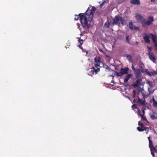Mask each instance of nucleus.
<instances>
[{"mask_svg": "<svg viewBox=\"0 0 157 157\" xmlns=\"http://www.w3.org/2000/svg\"><path fill=\"white\" fill-rule=\"evenodd\" d=\"M132 74H128L127 77L124 79V83H127L128 82V80L130 77L132 76Z\"/></svg>", "mask_w": 157, "mask_h": 157, "instance_id": "obj_16", "label": "nucleus"}, {"mask_svg": "<svg viewBox=\"0 0 157 157\" xmlns=\"http://www.w3.org/2000/svg\"><path fill=\"white\" fill-rule=\"evenodd\" d=\"M142 124H143L141 121H140L138 122V124L139 126H140Z\"/></svg>", "mask_w": 157, "mask_h": 157, "instance_id": "obj_32", "label": "nucleus"}, {"mask_svg": "<svg viewBox=\"0 0 157 157\" xmlns=\"http://www.w3.org/2000/svg\"><path fill=\"white\" fill-rule=\"evenodd\" d=\"M85 16V14L82 13H80L78 15H75V20L77 21L79 18L81 24L80 25L79 24L78 25V28L80 31L82 29L81 26L82 27L84 30L89 29L90 26V24Z\"/></svg>", "mask_w": 157, "mask_h": 157, "instance_id": "obj_1", "label": "nucleus"}, {"mask_svg": "<svg viewBox=\"0 0 157 157\" xmlns=\"http://www.w3.org/2000/svg\"><path fill=\"white\" fill-rule=\"evenodd\" d=\"M128 56H129V57H130L131 56L130 55H128L127 56V57H128Z\"/></svg>", "mask_w": 157, "mask_h": 157, "instance_id": "obj_42", "label": "nucleus"}, {"mask_svg": "<svg viewBox=\"0 0 157 157\" xmlns=\"http://www.w3.org/2000/svg\"><path fill=\"white\" fill-rule=\"evenodd\" d=\"M154 43L155 44V48L156 50V48H157V42H155Z\"/></svg>", "mask_w": 157, "mask_h": 157, "instance_id": "obj_34", "label": "nucleus"}, {"mask_svg": "<svg viewBox=\"0 0 157 157\" xmlns=\"http://www.w3.org/2000/svg\"><path fill=\"white\" fill-rule=\"evenodd\" d=\"M147 84H148L149 85L152 87L153 86V82H150V81H147Z\"/></svg>", "mask_w": 157, "mask_h": 157, "instance_id": "obj_26", "label": "nucleus"}, {"mask_svg": "<svg viewBox=\"0 0 157 157\" xmlns=\"http://www.w3.org/2000/svg\"><path fill=\"white\" fill-rule=\"evenodd\" d=\"M156 50H157V48H156Z\"/></svg>", "mask_w": 157, "mask_h": 157, "instance_id": "obj_45", "label": "nucleus"}, {"mask_svg": "<svg viewBox=\"0 0 157 157\" xmlns=\"http://www.w3.org/2000/svg\"><path fill=\"white\" fill-rule=\"evenodd\" d=\"M99 51L100 52H101L102 54L104 53V52L102 50V49H99Z\"/></svg>", "mask_w": 157, "mask_h": 157, "instance_id": "obj_36", "label": "nucleus"}, {"mask_svg": "<svg viewBox=\"0 0 157 157\" xmlns=\"http://www.w3.org/2000/svg\"><path fill=\"white\" fill-rule=\"evenodd\" d=\"M147 55L153 63H155L156 61V58L153 52L151 53L150 52L149 53H147Z\"/></svg>", "mask_w": 157, "mask_h": 157, "instance_id": "obj_6", "label": "nucleus"}, {"mask_svg": "<svg viewBox=\"0 0 157 157\" xmlns=\"http://www.w3.org/2000/svg\"><path fill=\"white\" fill-rule=\"evenodd\" d=\"M96 10V8L94 7H92L91 9L88 8L85 13V16L87 17L90 24L92 21L93 17Z\"/></svg>", "mask_w": 157, "mask_h": 157, "instance_id": "obj_4", "label": "nucleus"}, {"mask_svg": "<svg viewBox=\"0 0 157 157\" xmlns=\"http://www.w3.org/2000/svg\"><path fill=\"white\" fill-rule=\"evenodd\" d=\"M113 25H118L120 24L119 21H120L122 25H123L124 24V19L119 15L116 16L114 18L113 20Z\"/></svg>", "mask_w": 157, "mask_h": 157, "instance_id": "obj_5", "label": "nucleus"}, {"mask_svg": "<svg viewBox=\"0 0 157 157\" xmlns=\"http://www.w3.org/2000/svg\"><path fill=\"white\" fill-rule=\"evenodd\" d=\"M129 68L128 67L124 68L122 67L121 68L120 71L122 74L123 75L125 74H128V71Z\"/></svg>", "mask_w": 157, "mask_h": 157, "instance_id": "obj_12", "label": "nucleus"}, {"mask_svg": "<svg viewBox=\"0 0 157 157\" xmlns=\"http://www.w3.org/2000/svg\"><path fill=\"white\" fill-rule=\"evenodd\" d=\"M81 35L82 36V34H81Z\"/></svg>", "mask_w": 157, "mask_h": 157, "instance_id": "obj_44", "label": "nucleus"}, {"mask_svg": "<svg viewBox=\"0 0 157 157\" xmlns=\"http://www.w3.org/2000/svg\"><path fill=\"white\" fill-rule=\"evenodd\" d=\"M155 0H151V2H155Z\"/></svg>", "mask_w": 157, "mask_h": 157, "instance_id": "obj_41", "label": "nucleus"}, {"mask_svg": "<svg viewBox=\"0 0 157 157\" xmlns=\"http://www.w3.org/2000/svg\"><path fill=\"white\" fill-rule=\"evenodd\" d=\"M140 128H144V126L143 124H142L140 126Z\"/></svg>", "mask_w": 157, "mask_h": 157, "instance_id": "obj_33", "label": "nucleus"}, {"mask_svg": "<svg viewBox=\"0 0 157 157\" xmlns=\"http://www.w3.org/2000/svg\"><path fill=\"white\" fill-rule=\"evenodd\" d=\"M145 72L146 75L151 76H154V75H157V72L155 71H154L152 72L149 71L148 69H146L145 71Z\"/></svg>", "mask_w": 157, "mask_h": 157, "instance_id": "obj_8", "label": "nucleus"}, {"mask_svg": "<svg viewBox=\"0 0 157 157\" xmlns=\"http://www.w3.org/2000/svg\"><path fill=\"white\" fill-rule=\"evenodd\" d=\"M140 114H142L141 113V111L139 109L138 110V115L140 116Z\"/></svg>", "mask_w": 157, "mask_h": 157, "instance_id": "obj_35", "label": "nucleus"}, {"mask_svg": "<svg viewBox=\"0 0 157 157\" xmlns=\"http://www.w3.org/2000/svg\"><path fill=\"white\" fill-rule=\"evenodd\" d=\"M151 39L153 41V43H155V42H157L156 36L153 34H151Z\"/></svg>", "mask_w": 157, "mask_h": 157, "instance_id": "obj_19", "label": "nucleus"}, {"mask_svg": "<svg viewBox=\"0 0 157 157\" xmlns=\"http://www.w3.org/2000/svg\"><path fill=\"white\" fill-rule=\"evenodd\" d=\"M103 54L106 57H109V56L106 54V53L104 52V53H103Z\"/></svg>", "mask_w": 157, "mask_h": 157, "instance_id": "obj_30", "label": "nucleus"}, {"mask_svg": "<svg viewBox=\"0 0 157 157\" xmlns=\"http://www.w3.org/2000/svg\"><path fill=\"white\" fill-rule=\"evenodd\" d=\"M136 17L137 21L140 23L143 27L150 25L154 21L153 17L152 16L149 17L148 20L147 21L143 18L141 14H137L136 15Z\"/></svg>", "mask_w": 157, "mask_h": 157, "instance_id": "obj_3", "label": "nucleus"}, {"mask_svg": "<svg viewBox=\"0 0 157 157\" xmlns=\"http://www.w3.org/2000/svg\"><path fill=\"white\" fill-rule=\"evenodd\" d=\"M134 72L136 74V78L137 79L140 76V70L139 69H136Z\"/></svg>", "mask_w": 157, "mask_h": 157, "instance_id": "obj_13", "label": "nucleus"}, {"mask_svg": "<svg viewBox=\"0 0 157 157\" xmlns=\"http://www.w3.org/2000/svg\"><path fill=\"white\" fill-rule=\"evenodd\" d=\"M132 107L133 108H135V106L134 105H132Z\"/></svg>", "mask_w": 157, "mask_h": 157, "instance_id": "obj_40", "label": "nucleus"}, {"mask_svg": "<svg viewBox=\"0 0 157 157\" xmlns=\"http://www.w3.org/2000/svg\"><path fill=\"white\" fill-rule=\"evenodd\" d=\"M154 147H155V148H156V147H157V145Z\"/></svg>", "mask_w": 157, "mask_h": 157, "instance_id": "obj_43", "label": "nucleus"}, {"mask_svg": "<svg viewBox=\"0 0 157 157\" xmlns=\"http://www.w3.org/2000/svg\"><path fill=\"white\" fill-rule=\"evenodd\" d=\"M129 28L131 30H137L139 29L138 27L135 26L133 24V23L131 21H130L129 22Z\"/></svg>", "mask_w": 157, "mask_h": 157, "instance_id": "obj_7", "label": "nucleus"}, {"mask_svg": "<svg viewBox=\"0 0 157 157\" xmlns=\"http://www.w3.org/2000/svg\"><path fill=\"white\" fill-rule=\"evenodd\" d=\"M132 70H133V71H134L136 70V68H135L134 67V66H133V65L132 66Z\"/></svg>", "mask_w": 157, "mask_h": 157, "instance_id": "obj_37", "label": "nucleus"}, {"mask_svg": "<svg viewBox=\"0 0 157 157\" xmlns=\"http://www.w3.org/2000/svg\"><path fill=\"white\" fill-rule=\"evenodd\" d=\"M152 101L153 103V105L154 107H157V102H156L154 98L153 97L152 99Z\"/></svg>", "mask_w": 157, "mask_h": 157, "instance_id": "obj_20", "label": "nucleus"}, {"mask_svg": "<svg viewBox=\"0 0 157 157\" xmlns=\"http://www.w3.org/2000/svg\"><path fill=\"white\" fill-rule=\"evenodd\" d=\"M150 148L151 150V154L152 156L154 157L155 154H154V152H157V150L155 148V147L154 146H153Z\"/></svg>", "mask_w": 157, "mask_h": 157, "instance_id": "obj_14", "label": "nucleus"}, {"mask_svg": "<svg viewBox=\"0 0 157 157\" xmlns=\"http://www.w3.org/2000/svg\"><path fill=\"white\" fill-rule=\"evenodd\" d=\"M144 36H143V39L144 40L145 42L149 44L150 43V40L149 35H148L147 36V34L146 33H144Z\"/></svg>", "mask_w": 157, "mask_h": 157, "instance_id": "obj_9", "label": "nucleus"}, {"mask_svg": "<svg viewBox=\"0 0 157 157\" xmlns=\"http://www.w3.org/2000/svg\"><path fill=\"white\" fill-rule=\"evenodd\" d=\"M105 1H104L103 2L102 4H100V7L101 8H102L103 5L105 4Z\"/></svg>", "mask_w": 157, "mask_h": 157, "instance_id": "obj_31", "label": "nucleus"}, {"mask_svg": "<svg viewBox=\"0 0 157 157\" xmlns=\"http://www.w3.org/2000/svg\"><path fill=\"white\" fill-rule=\"evenodd\" d=\"M126 41L128 44H130V42L129 40V35H127L126 36Z\"/></svg>", "mask_w": 157, "mask_h": 157, "instance_id": "obj_25", "label": "nucleus"}, {"mask_svg": "<svg viewBox=\"0 0 157 157\" xmlns=\"http://www.w3.org/2000/svg\"><path fill=\"white\" fill-rule=\"evenodd\" d=\"M147 47L148 50V53H149L150 52L151 53V52H153L151 51L152 49V48L151 47H149L148 46H147Z\"/></svg>", "mask_w": 157, "mask_h": 157, "instance_id": "obj_24", "label": "nucleus"}, {"mask_svg": "<svg viewBox=\"0 0 157 157\" xmlns=\"http://www.w3.org/2000/svg\"><path fill=\"white\" fill-rule=\"evenodd\" d=\"M141 81L142 80L140 78L137 79L133 84V86L135 87H138L139 85H140Z\"/></svg>", "mask_w": 157, "mask_h": 157, "instance_id": "obj_11", "label": "nucleus"}, {"mask_svg": "<svg viewBox=\"0 0 157 157\" xmlns=\"http://www.w3.org/2000/svg\"><path fill=\"white\" fill-rule=\"evenodd\" d=\"M137 102L142 105H144V102L142 100L140 99L139 98Z\"/></svg>", "mask_w": 157, "mask_h": 157, "instance_id": "obj_23", "label": "nucleus"}, {"mask_svg": "<svg viewBox=\"0 0 157 157\" xmlns=\"http://www.w3.org/2000/svg\"><path fill=\"white\" fill-rule=\"evenodd\" d=\"M130 2L131 4L133 5H139L140 4L139 0H131Z\"/></svg>", "mask_w": 157, "mask_h": 157, "instance_id": "obj_15", "label": "nucleus"}, {"mask_svg": "<svg viewBox=\"0 0 157 157\" xmlns=\"http://www.w3.org/2000/svg\"><path fill=\"white\" fill-rule=\"evenodd\" d=\"M116 75L118 77H121V76H122L123 75L121 73V71L119 72H117L116 73Z\"/></svg>", "mask_w": 157, "mask_h": 157, "instance_id": "obj_27", "label": "nucleus"}, {"mask_svg": "<svg viewBox=\"0 0 157 157\" xmlns=\"http://www.w3.org/2000/svg\"><path fill=\"white\" fill-rule=\"evenodd\" d=\"M150 137L149 136L148 137V140L149 142V147L150 148L151 147H152L154 146L153 145V143L152 141L150 139Z\"/></svg>", "mask_w": 157, "mask_h": 157, "instance_id": "obj_18", "label": "nucleus"}, {"mask_svg": "<svg viewBox=\"0 0 157 157\" xmlns=\"http://www.w3.org/2000/svg\"><path fill=\"white\" fill-rule=\"evenodd\" d=\"M82 44H80L78 45V47H79L80 48H82L81 47Z\"/></svg>", "mask_w": 157, "mask_h": 157, "instance_id": "obj_38", "label": "nucleus"}, {"mask_svg": "<svg viewBox=\"0 0 157 157\" xmlns=\"http://www.w3.org/2000/svg\"><path fill=\"white\" fill-rule=\"evenodd\" d=\"M78 41L79 43H80V44H83V40L81 39L80 38H78Z\"/></svg>", "mask_w": 157, "mask_h": 157, "instance_id": "obj_28", "label": "nucleus"}, {"mask_svg": "<svg viewBox=\"0 0 157 157\" xmlns=\"http://www.w3.org/2000/svg\"><path fill=\"white\" fill-rule=\"evenodd\" d=\"M140 116L141 117V120H144L145 121H146L148 123H149V122L147 121L146 117H144L143 115V114H140Z\"/></svg>", "mask_w": 157, "mask_h": 157, "instance_id": "obj_21", "label": "nucleus"}, {"mask_svg": "<svg viewBox=\"0 0 157 157\" xmlns=\"http://www.w3.org/2000/svg\"><path fill=\"white\" fill-rule=\"evenodd\" d=\"M137 129L139 132H142L144 130H146V134L148 133L149 131V129L148 127L144 128H141L140 127H138L137 128Z\"/></svg>", "mask_w": 157, "mask_h": 157, "instance_id": "obj_10", "label": "nucleus"}, {"mask_svg": "<svg viewBox=\"0 0 157 157\" xmlns=\"http://www.w3.org/2000/svg\"><path fill=\"white\" fill-rule=\"evenodd\" d=\"M142 112H143L142 114H143V115L144 116V114L145 113V112L144 110H142Z\"/></svg>", "mask_w": 157, "mask_h": 157, "instance_id": "obj_39", "label": "nucleus"}, {"mask_svg": "<svg viewBox=\"0 0 157 157\" xmlns=\"http://www.w3.org/2000/svg\"><path fill=\"white\" fill-rule=\"evenodd\" d=\"M95 67L97 68L96 69L95 67H93L91 69V71L89 72L88 74L91 76L93 75L95 73L96 74L97 72L99 71L100 67L104 66L105 63L101 60V58L99 56H96L95 58Z\"/></svg>", "mask_w": 157, "mask_h": 157, "instance_id": "obj_2", "label": "nucleus"}, {"mask_svg": "<svg viewBox=\"0 0 157 157\" xmlns=\"http://www.w3.org/2000/svg\"><path fill=\"white\" fill-rule=\"evenodd\" d=\"M110 25V23L109 21L108 20L107 21H106L104 25V27L107 28H108L109 27Z\"/></svg>", "mask_w": 157, "mask_h": 157, "instance_id": "obj_22", "label": "nucleus"}, {"mask_svg": "<svg viewBox=\"0 0 157 157\" xmlns=\"http://www.w3.org/2000/svg\"><path fill=\"white\" fill-rule=\"evenodd\" d=\"M151 117L152 120H154L157 118V113L153 112L151 115Z\"/></svg>", "mask_w": 157, "mask_h": 157, "instance_id": "obj_17", "label": "nucleus"}, {"mask_svg": "<svg viewBox=\"0 0 157 157\" xmlns=\"http://www.w3.org/2000/svg\"><path fill=\"white\" fill-rule=\"evenodd\" d=\"M102 67L105 68L106 69H108L109 68V67L108 66L105 64H104V66H103Z\"/></svg>", "mask_w": 157, "mask_h": 157, "instance_id": "obj_29", "label": "nucleus"}]
</instances>
